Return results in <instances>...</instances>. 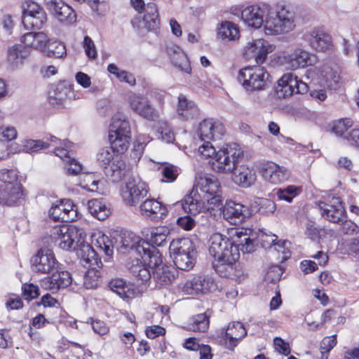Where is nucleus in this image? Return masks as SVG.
<instances>
[{
  "label": "nucleus",
  "instance_id": "f257e3e1",
  "mask_svg": "<svg viewBox=\"0 0 359 359\" xmlns=\"http://www.w3.org/2000/svg\"><path fill=\"white\" fill-rule=\"evenodd\" d=\"M241 19L248 26L259 28L264 25L266 34H279L287 32L294 27L293 13L283 6L280 11H271L264 4L251 5L241 12Z\"/></svg>",
  "mask_w": 359,
  "mask_h": 359
},
{
  "label": "nucleus",
  "instance_id": "f03ea898",
  "mask_svg": "<svg viewBox=\"0 0 359 359\" xmlns=\"http://www.w3.org/2000/svg\"><path fill=\"white\" fill-rule=\"evenodd\" d=\"M209 252L214 258L212 268L220 276L233 278L236 276V262L240 257V248L236 242L225 235L213 233L209 241Z\"/></svg>",
  "mask_w": 359,
  "mask_h": 359
},
{
  "label": "nucleus",
  "instance_id": "7ed1b4c3",
  "mask_svg": "<svg viewBox=\"0 0 359 359\" xmlns=\"http://www.w3.org/2000/svg\"><path fill=\"white\" fill-rule=\"evenodd\" d=\"M200 184L203 198L212 208L210 212L215 209L222 210L224 218L231 224H239L253 214L255 210L232 201L226 202L224 205L221 187L217 181L205 178L201 180Z\"/></svg>",
  "mask_w": 359,
  "mask_h": 359
},
{
  "label": "nucleus",
  "instance_id": "20e7f679",
  "mask_svg": "<svg viewBox=\"0 0 359 359\" xmlns=\"http://www.w3.org/2000/svg\"><path fill=\"white\" fill-rule=\"evenodd\" d=\"M199 151L205 157L215 159L212 168L222 173L231 172L236 168L239 158L244 156L243 151L238 148L236 143L227 144L216 151L210 141L204 142L199 147Z\"/></svg>",
  "mask_w": 359,
  "mask_h": 359
},
{
  "label": "nucleus",
  "instance_id": "39448f33",
  "mask_svg": "<svg viewBox=\"0 0 359 359\" xmlns=\"http://www.w3.org/2000/svg\"><path fill=\"white\" fill-rule=\"evenodd\" d=\"M181 206L187 215L177 218V224L186 231L192 229L196 225L194 216L203 211H210V207L207 201L201 196L197 189H192L180 201Z\"/></svg>",
  "mask_w": 359,
  "mask_h": 359
},
{
  "label": "nucleus",
  "instance_id": "423d86ee",
  "mask_svg": "<svg viewBox=\"0 0 359 359\" xmlns=\"http://www.w3.org/2000/svg\"><path fill=\"white\" fill-rule=\"evenodd\" d=\"M110 147H104L97 154V162L113 182H121L130 172V166Z\"/></svg>",
  "mask_w": 359,
  "mask_h": 359
},
{
  "label": "nucleus",
  "instance_id": "0eeeda50",
  "mask_svg": "<svg viewBox=\"0 0 359 359\" xmlns=\"http://www.w3.org/2000/svg\"><path fill=\"white\" fill-rule=\"evenodd\" d=\"M237 79L248 91L264 90L272 83L269 72L259 65L248 66L241 69Z\"/></svg>",
  "mask_w": 359,
  "mask_h": 359
},
{
  "label": "nucleus",
  "instance_id": "6e6552de",
  "mask_svg": "<svg viewBox=\"0 0 359 359\" xmlns=\"http://www.w3.org/2000/svg\"><path fill=\"white\" fill-rule=\"evenodd\" d=\"M86 234L83 229L74 225L62 224L55 226L51 231L50 237L60 248L65 250H76L79 248L76 245L78 240H85Z\"/></svg>",
  "mask_w": 359,
  "mask_h": 359
},
{
  "label": "nucleus",
  "instance_id": "1a4fd4ad",
  "mask_svg": "<svg viewBox=\"0 0 359 359\" xmlns=\"http://www.w3.org/2000/svg\"><path fill=\"white\" fill-rule=\"evenodd\" d=\"M47 21L43 8L37 3L26 1L22 8V22L26 29H40Z\"/></svg>",
  "mask_w": 359,
  "mask_h": 359
},
{
  "label": "nucleus",
  "instance_id": "9d476101",
  "mask_svg": "<svg viewBox=\"0 0 359 359\" xmlns=\"http://www.w3.org/2000/svg\"><path fill=\"white\" fill-rule=\"evenodd\" d=\"M113 239L114 248H116L123 254L134 252L140 255L142 251L145 250L144 247L147 242L128 231H121L119 234L116 233V236H113Z\"/></svg>",
  "mask_w": 359,
  "mask_h": 359
},
{
  "label": "nucleus",
  "instance_id": "9b49d317",
  "mask_svg": "<svg viewBox=\"0 0 359 359\" xmlns=\"http://www.w3.org/2000/svg\"><path fill=\"white\" fill-rule=\"evenodd\" d=\"M221 290L215 280L208 275L196 276L187 280L182 287L184 293L192 295L205 294Z\"/></svg>",
  "mask_w": 359,
  "mask_h": 359
},
{
  "label": "nucleus",
  "instance_id": "f8f14e48",
  "mask_svg": "<svg viewBox=\"0 0 359 359\" xmlns=\"http://www.w3.org/2000/svg\"><path fill=\"white\" fill-rule=\"evenodd\" d=\"M32 270L39 273H49L57 269L58 262L52 250L48 248L39 249L30 259Z\"/></svg>",
  "mask_w": 359,
  "mask_h": 359
},
{
  "label": "nucleus",
  "instance_id": "ddd939ff",
  "mask_svg": "<svg viewBox=\"0 0 359 359\" xmlns=\"http://www.w3.org/2000/svg\"><path fill=\"white\" fill-rule=\"evenodd\" d=\"M44 5L49 13L60 23L69 26L76 22V11L62 0H44Z\"/></svg>",
  "mask_w": 359,
  "mask_h": 359
},
{
  "label": "nucleus",
  "instance_id": "4468645a",
  "mask_svg": "<svg viewBox=\"0 0 359 359\" xmlns=\"http://www.w3.org/2000/svg\"><path fill=\"white\" fill-rule=\"evenodd\" d=\"M57 203L49 210V216L53 221L69 223L76 220L77 209L71 199H61Z\"/></svg>",
  "mask_w": 359,
  "mask_h": 359
},
{
  "label": "nucleus",
  "instance_id": "2eb2a0df",
  "mask_svg": "<svg viewBox=\"0 0 359 359\" xmlns=\"http://www.w3.org/2000/svg\"><path fill=\"white\" fill-rule=\"evenodd\" d=\"M148 194L147 185L140 179L130 178L126 184V191L122 197L124 202L130 206L138 204Z\"/></svg>",
  "mask_w": 359,
  "mask_h": 359
},
{
  "label": "nucleus",
  "instance_id": "dca6fc26",
  "mask_svg": "<svg viewBox=\"0 0 359 359\" xmlns=\"http://www.w3.org/2000/svg\"><path fill=\"white\" fill-rule=\"evenodd\" d=\"M332 204L320 201L318 207L320 215L330 222L339 224L345 220L346 210L339 198H333Z\"/></svg>",
  "mask_w": 359,
  "mask_h": 359
},
{
  "label": "nucleus",
  "instance_id": "f3484780",
  "mask_svg": "<svg viewBox=\"0 0 359 359\" xmlns=\"http://www.w3.org/2000/svg\"><path fill=\"white\" fill-rule=\"evenodd\" d=\"M225 132L223 124L213 122L212 119H204L199 123L198 134L201 141L208 142L219 140Z\"/></svg>",
  "mask_w": 359,
  "mask_h": 359
},
{
  "label": "nucleus",
  "instance_id": "a211bd4d",
  "mask_svg": "<svg viewBox=\"0 0 359 359\" xmlns=\"http://www.w3.org/2000/svg\"><path fill=\"white\" fill-rule=\"evenodd\" d=\"M272 51V46L263 39L255 40L245 50L247 59L254 58L257 64L265 62L267 55Z\"/></svg>",
  "mask_w": 359,
  "mask_h": 359
},
{
  "label": "nucleus",
  "instance_id": "6ab92c4d",
  "mask_svg": "<svg viewBox=\"0 0 359 359\" xmlns=\"http://www.w3.org/2000/svg\"><path fill=\"white\" fill-rule=\"evenodd\" d=\"M140 208L143 216L154 222L163 219L168 214L166 206L154 198L146 199Z\"/></svg>",
  "mask_w": 359,
  "mask_h": 359
},
{
  "label": "nucleus",
  "instance_id": "aec40b11",
  "mask_svg": "<svg viewBox=\"0 0 359 359\" xmlns=\"http://www.w3.org/2000/svg\"><path fill=\"white\" fill-rule=\"evenodd\" d=\"M76 245L79 246L77 249L76 255L81 260L88 264L92 269L102 266V262L98 253L92 245L85 241V240H78Z\"/></svg>",
  "mask_w": 359,
  "mask_h": 359
},
{
  "label": "nucleus",
  "instance_id": "412c9836",
  "mask_svg": "<svg viewBox=\"0 0 359 359\" xmlns=\"http://www.w3.org/2000/svg\"><path fill=\"white\" fill-rule=\"evenodd\" d=\"M166 51L175 67L182 72L191 73V67L189 58L180 46L173 43L168 44L166 46Z\"/></svg>",
  "mask_w": 359,
  "mask_h": 359
},
{
  "label": "nucleus",
  "instance_id": "4be33fe9",
  "mask_svg": "<svg viewBox=\"0 0 359 359\" xmlns=\"http://www.w3.org/2000/svg\"><path fill=\"white\" fill-rule=\"evenodd\" d=\"M243 156L239 158L236 168L229 173H233V180L242 188L250 187L255 181L256 175L252 170L244 165H239Z\"/></svg>",
  "mask_w": 359,
  "mask_h": 359
},
{
  "label": "nucleus",
  "instance_id": "5701e85b",
  "mask_svg": "<svg viewBox=\"0 0 359 359\" xmlns=\"http://www.w3.org/2000/svg\"><path fill=\"white\" fill-rule=\"evenodd\" d=\"M247 335V330L241 322H234L228 325L227 330L225 332V337L223 339L224 346L233 351L237 346L238 341Z\"/></svg>",
  "mask_w": 359,
  "mask_h": 359
},
{
  "label": "nucleus",
  "instance_id": "b1692460",
  "mask_svg": "<svg viewBox=\"0 0 359 359\" xmlns=\"http://www.w3.org/2000/svg\"><path fill=\"white\" fill-rule=\"evenodd\" d=\"M72 282V278L69 272L57 271L43 281V285L50 290L58 291L69 286Z\"/></svg>",
  "mask_w": 359,
  "mask_h": 359
},
{
  "label": "nucleus",
  "instance_id": "393cba45",
  "mask_svg": "<svg viewBox=\"0 0 359 359\" xmlns=\"http://www.w3.org/2000/svg\"><path fill=\"white\" fill-rule=\"evenodd\" d=\"M177 269L172 266L163 264L152 271V277L161 287L170 285L177 276Z\"/></svg>",
  "mask_w": 359,
  "mask_h": 359
},
{
  "label": "nucleus",
  "instance_id": "a878e982",
  "mask_svg": "<svg viewBox=\"0 0 359 359\" xmlns=\"http://www.w3.org/2000/svg\"><path fill=\"white\" fill-rule=\"evenodd\" d=\"M262 175L270 183L278 184L288 180L290 172L285 167L273 163L264 168Z\"/></svg>",
  "mask_w": 359,
  "mask_h": 359
},
{
  "label": "nucleus",
  "instance_id": "bb28decb",
  "mask_svg": "<svg viewBox=\"0 0 359 359\" xmlns=\"http://www.w3.org/2000/svg\"><path fill=\"white\" fill-rule=\"evenodd\" d=\"M144 248L145 250L142 251L139 255L142 259V264L151 269V271L164 264L162 263V255L155 246H151L147 242Z\"/></svg>",
  "mask_w": 359,
  "mask_h": 359
},
{
  "label": "nucleus",
  "instance_id": "cd10ccee",
  "mask_svg": "<svg viewBox=\"0 0 359 359\" xmlns=\"http://www.w3.org/2000/svg\"><path fill=\"white\" fill-rule=\"evenodd\" d=\"M74 94L70 86L65 81L60 82L52 91L49 92L48 100L52 105L62 104L64 101L71 99Z\"/></svg>",
  "mask_w": 359,
  "mask_h": 359
},
{
  "label": "nucleus",
  "instance_id": "c85d7f7f",
  "mask_svg": "<svg viewBox=\"0 0 359 359\" xmlns=\"http://www.w3.org/2000/svg\"><path fill=\"white\" fill-rule=\"evenodd\" d=\"M128 270L138 283H147L152 276L151 269L143 264L138 258L131 262V264L128 266Z\"/></svg>",
  "mask_w": 359,
  "mask_h": 359
},
{
  "label": "nucleus",
  "instance_id": "c756f323",
  "mask_svg": "<svg viewBox=\"0 0 359 359\" xmlns=\"http://www.w3.org/2000/svg\"><path fill=\"white\" fill-rule=\"evenodd\" d=\"M89 212L99 220H104L111 214L110 208L108 207L104 198H93L88 202Z\"/></svg>",
  "mask_w": 359,
  "mask_h": 359
},
{
  "label": "nucleus",
  "instance_id": "7c9ffc66",
  "mask_svg": "<svg viewBox=\"0 0 359 359\" xmlns=\"http://www.w3.org/2000/svg\"><path fill=\"white\" fill-rule=\"evenodd\" d=\"M196 250V247L193 241L189 238H180L173 239L169 245L170 255H186L191 251Z\"/></svg>",
  "mask_w": 359,
  "mask_h": 359
},
{
  "label": "nucleus",
  "instance_id": "2f4dec72",
  "mask_svg": "<svg viewBox=\"0 0 359 359\" xmlns=\"http://www.w3.org/2000/svg\"><path fill=\"white\" fill-rule=\"evenodd\" d=\"M29 55V48L21 44L15 45L8 50V61L13 67H18Z\"/></svg>",
  "mask_w": 359,
  "mask_h": 359
},
{
  "label": "nucleus",
  "instance_id": "473e14b6",
  "mask_svg": "<svg viewBox=\"0 0 359 359\" xmlns=\"http://www.w3.org/2000/svg\"><path fill=\"white\" fill-rule=\"evenodd\" d=\"M109 141L110 148L113 149L116 154H124L128 149L131 136L118 135L117 133H109Z\"/></svg>",
  "mask_w": 359,
  "mask_h": 359
},
{
  "label": "nucleus",
  "instance_id": "72a5a7b5",
  "mask_svg": "<svg viewBox=\"0 0 359 359\" xmlns=\"http://www.w3.org/2000/svg\"><path fill=\"white\" fill-rule=\"evenodd\" d=\"M198 252L196 250L191 251V253L186 255H170L173 259V262L176 267L180 270L189 271L191 269L196 262Z\"/></svg>",
  "mask_w": 359,
  "mask_h": 359
},
{
  "label": "nucleus",
  "instance_id": "f704fd0d",
  "mask_svg": "<svg viewBox=\"0 0 359 359\" xmlns=\"http://www.w3.org/2000/svg\"><path fill=\"white\" fill-rule=\"evenodd\" d=\"M0 180L4 182L2 186L8 187L11 185L12 192L14 190L20 194V196L23 198L24 191L21 184L18 183V175L17 172L14 170H2L0 171Z\"/></svg>",
  "mask_w": 359,
  "mask_h": 359
},
{
  "label": "nucleus",
  "instance_id": "c9c22d12",
  "mask_svg": "<svg viewBox=\"0 0 359 359\" xmlns=\"http://www.w3.org/2000/svg\"><path fill=\"white\" fill-rule=\"evenodd\" d=\"M287 64L293 69L304 68L310 64L309 53L304 50H296L287 57Z\"/></svg>",
  "mask_w": 359,
  "mask_h": 359
},
{
  "label": "nucleus",
  "instance_id": "e433bc0d",
  "mask_svg": "<svg viewBox=\"0 0 359 359\" xmlns=\"http://www.w3.org/2000/svg\"><path fill=\"white\" fill-rule=\"evenodd\" d=\"M109 289L117 294L121 298H130L134 293L133 290L121 278L112 279L108 285Z\"/></svg>",
  "mask_w": 359,
  "mask_h": 359
},
{
  "label": "nucleus",
  "instance_id": "4c0bfd02",
  "mask_svg": "<svg viewBox=\"0 0 359 359\" xmlns=\"http://www.w3.org/2000/svg\"><path fill=\"white\" fill-rule=\"evenodd\" d=\"M11 186V185H8V187L0 185V205L8 206L15 205L22 198L16 191L14 190V192H12Z\"/></svg>",
  "mask_w": 359,
  "mask_h": 359
},
{
  "label": "nucleus",
  "instance_id": "58836bf2",
  "mask_svg": "<svg viewBox=\"0 0 359 359\" xmlns=\"http://www.w3.org/2000/svg\"><path fill=\"white\" fill-rule=\"evenodd\" d=\"M217 35L222 39L234 40L239 36L238 27L230 21L222 22L218 28Z\"/></svg>",
  "mask_w": 359,
  "mask_h": 359
},
{
  "label": "nucleus",
  "instance_id": "ea45409f",
  "mask_svg": "<svg viewBox=\"0 0 359 359\" xmlns=\"http://www.w3.org/2000/svg\"><path fill=\"white\" fill-rule=\"evenodd\" d=\"M315 35H312L310 40L311 45L317 51H325L330 48L332 46L331 36L323 32H313Z\"/></svg>",
  "mask_w": 359,
  "mask_h": 359
},
{
  "label": "nucleus",
  "instance_id": "a19ab883",
  "mask_svg": "<svg viewBox=\"0 0 359 359\" xmlns=\"http://www.w3.org/2000/svg\"><path fill=\"white\" fill-rule=\"evenodd\" d=\"M109 133L130 136L131 131L129 121L122 116L113 118Z\"/></svg>",
  "mask_w": 359,
  "mask_h": 359
},
{
  "label": "nucleus",
  "instance_id": "79ce46f5",
  "mask_svg": "<svg viewBox=\"0 0 359 359\" xmlns=\"http://www.w3.org/2000/svg\"><path fill=\"white\" fill-rule=\"evenodd\" d=\"M170 233L168 228L161 226L154 229L151 231L149 243L151 246L163 247L167 243V237Z\"/></svg>",
  "mask_w": 359,
  "mask_h": 359
},
{
  "label": "nucleus",
  "instance_id": "37998d69",
  "mask_svg": "<svg viewBox=\"0 0 359 359\" xmlns=\"http://www.w3.org/2000/svg\"><path fill=\"white\" fill-rule=\"evenodd\" d=\"M92 242L97 248L104 252L107 256L110 257L112 255L114 250L113 237L109 238L106 235L102 233L95 240L93 238Z\"/></svg>",
  "mask_w": 359,
  "mask_h": 359
},
{
  "label": "nucleus",
  "instance_id": "c03bdc74",
  "mask_svg": "<svg viewBox=\"0 0 359 359\" xmlns=\"http://www.w3.org/2000/svg\"><path fill=\"white\" fill-rule=\"evenodd\" d=\"M301 191V187L295 185H288L286 187L278 189L276 194L279 200H283L287 203H291L293 198L298 196Z\"/></svg>",
  "mask_w": 359,
  "mask_h": 359
},
{
  "label": "nucleus",
  "instance_id": "a18cd8bd",
  "mask_svg": "<svg viewBox=\"0 0 359 359\" xmlns=\"http://www.w3.org/2000/svg\"><path fill=\"white\" fill-rule=\"evenodd\" d=\"M44 53L49 57L62 58L67 55L65 46L57 41H50L48 43Z\"/></svg>",
  "mask_w": 359,
  "mask_h": 359
},
{
  "label": "nucleus",
  "instance_id": "49530a36",
  "mask_svg": "<svg viewBox=\"0 0 359 359\" xmlns=\"http://www.w3.org/2000/svg\"><path fill=\"white\" fill-rule=\"evenodd\" d=\"M305 234L311 240L316 241L325 237L327 234V230L325 228L316 226L313 222L309 220L306 224Z\"/></svg>",
  "mask_w": 359,
  "mask_h": 359
},
{
  "label": "nucleus",
  "instance_id": "de8ad7c7",
  "mask_svg": "<svg viewBox=\"0 0 359 359\" xmlns=\"http://www.w3.org/2000/svg\"><path fill=\"white\" fill-rule=\"evenodd\" d=\"M236 235L240 238L239 248L243 253H251L256 250L255 240L248 236L246 231H236Z\"/></svg>",
  "mask_w": 359,
  "mask_h": 359
},
{
  "label": "nucleus",
  "instance_id": "09e8293b",
  "mask_svg": "<svg viewBox=\"0 0 359 359\" xmlns=\"http://www.w3.org/2000/svg\"><path fill=\"white\" fill-rule=\"evenodd\" d=\"M352 126V122L349 118H343L340 119L337 121L334 122L332 130L334 133H335L338 136H343L344 138L347 139L348 141H351L352 140L349 139V133L351 132H348V128Z\"/></svg>",
  "mask_w": 359,
  "mask_h": 359
},
{
  "label": "nucleus",
  "instance_id": "8fccbe9b",
  "mask_svg": "<svg viewBox=\"0 0 359 359\" xmlns=\"http://www.w3.org/2000/svg\"><path fill=\"white\" fill-rule=\"evenodd\" d=\"M255 203L256 205L255 207H252V209H256L255 211L261 215L272 214L276 209L275 203L270 199L259 198V201Z\"/></svg>",
  "mask_w": 359,
  "mask_h": 359
},
{
  "label": "nucleus",
  "instance_id": "3c124183",
  "mask_svg": "<svg viewBox=\"0 0 359 359\" xmlns=\"http://www.w3.org/2000/svg\"><path fill=\"white\" fill-rule=\"evenodd\" d=\"M209 316L206 313H200L193 317V330L201 332H205L209 327Z\"/></svg>",
  "mask_w": 359,
  "mask_h": 359
},
{
  "label": "nucleus",
  "instance_id": "603ef678",
  "mask_svg": "<svg viewBox=\"0 0 359 359\" xmlns=\"http://www.w3.org/2000/svg\"><path fill=\"white\" fill-rule=\"evenodd\" d=\"M22 295L25 300L29 302L40 295V290L34 283H25L22 286Z\"/></svg>",
  "mask_w": 359,
  "mask_h": 359
},
{
  "label": "nucleus",
  "instance_id": "864d4df0",
  "mask_svg": "<svg viewBox=\"0 0 359 359\" xmlns=\"http://www.w3.org/2000/svg\"><path fill=\"white\" fill-rule=\"evenodd\" d=\"M128 102L133 111L139 115L141 111L144 109L148 100L142 95L133 94L129 97Z\"/></svg>",
  "mask_w": 359,
  "mask_h": 359
},
{
  "label": "nucleus",
  "instance_id": "5fc2aeb1",
  "mask_svg": "<svg viewBox=\"0 0 359 359\" xmlns=\"http://www.w3.org/2000/svg\"><path fill=\"white\" fill-rule=\"evenodd\" d=\"M283 273V269L280 266L273 265L269 269L265 278L270 283H276L280 280Z\"/></svg>",
  "mask_w": 359,
  "mask_h": 359
},
{
  "label": "nucleus",
  "instance_id": "6e6d98bb",
  "mask_svg": "<svg viewBox=\"0 0 359 359\" xmlns=\"http://www.w3.org/2000/svg\"><path fill=\"white\" fill-rule=\"evenodd\" d=\"M100 276L94 270H89L84 276L83 285L86 289L97 288L99 285Z\"/></svg>",
  "mask_w": 359,
  "mask_h": 359
},
{
  "label": "nucleus",
  "instance_id": "4d7b16f0",
  "mask_svg": "<svg viewBox=\"0 0 359 359\" xmlns=\"http://www.w3.org/2000/svg\"><path fill=\"white\" fill-rule=\"evenodd\" d=\"M83 47L89 59L94 60L97 57L95 45L89 36H85L83 41Z\"/></svg>",
  "mask_w": 359,
  "mask_h": 359
},
{
  "label": "nucleus",
  "instance_id": "13d9d810",
  "mask_svg": "<svg viewBox=\"0 0 359 359\" xmlns=\"http://www.w3.org/2000/svg\"><path fill=\"white\" fill-rule=\"evenodd\" d=\"M161 173L165 180H162V182H174L177 175V168L172 165H167L162 168Z\"/></svg>",
  "mask_w": 359,
  "mask_h": 359
},
{
  "label": "nucleus",
  "instance_id": "bf43d9fd",
  "mask_svg": "<svg viewBox=\"0 0 359 359\" xmlns=\"http://www.w3.org/2000/svg\"><path fill=\"white\" fill-rule=\"evenodd\" d=\"M273 344L276 350L280 354L287 356L290 354L291 349L287 342L285 341L281 337H276L273 339Z\"/></svg>",
  "mask_w": 359,
  "mask_h": 359
},
{
  "label": "nucleus",
  "instance_id": "052dcab7",
  "mask_svg": "<svg viewBox=\"0 0 359 359\" xmlns=\"http://www.w3.org/2000/svg\"><path fill=\"white\" fill-rule=\"evenodd\" d=\"M178 115L183 120H192L199 117L200 110L198 106L194 103L192 105H189V109H188V110L180 112Z\"/></svg>",
  "mask_w": 359,
  "mask_h": 359
},
{
  "label": "nucleus",
  "instance_id": "680f3d73",
  "mask_svg": "<svg viewBox=\"0 0 359 359\" xmlns=\"http://www.w3.org/2000/svg\"><path fill=\"white\" fill-rule=\"evenodd\" d=\"M50 42L47 35L43 32H36L33 48L35 49H46L48 43Z\"/></svg>",
  "mask_w": 359,
  "mask_h": 359
},
{
  "label": "nucleus",
  "instance_id": "e2e57ef3",
  "mask_svg": "<svg viewBox=\"0 0 359 359\" xmlns=\"http://www.w3.org/2000/svg\"><path fill=\"white\" fill-rule=\"evenodd\" d=\"M139 115L149 121H156L158 117L157 111L149 101L145 104L144 109L141 111Z\"/></svg>",
  "mask_w": 359,
  "mask_h": 359
},
{
  "label": "nucleus",
  "instance_id": "0e129e2a",
  "mask_svg": "<svg viewBox=\"0 0 359 359\" xmlns=\"http://www.w3.org/2000/svg\"><path fill=\"white\" fill-rule=\"evenodd\" d=\"M25 147L32 151L35 152L48 148L49 144L41 140H29L27 141Z\"/></svg>",
  "mask_w": 359,
  "mask_h": 359
},
{
  "label": "nucleus",
  "instance_id": "69168bd1",
  "mask_svg": "<svg viewBox=\"0 0 359 359\" xmlns=\"http://www.w3.org/2000/svg\"><path fill=\"white\" fill-rule=\"evenodd\" d=\"M294 86L290 85V86L278 84L276 88V93L279 98H285L290 97L295 93Z\"/></svg>",
  "mask_w": 359,
  "mask_h": 359
},
{
  "label": "nucleus",
  "instance_id": "338daca9",
  "mask_svg": "<svg viewBox=\"0 0 359 359\" xmlns=\"http://www.w3.org/2000/svg\"><path fill=\"white\" fill-rule=\"evenodd\" d=\"M337 344V334L330 337H325L321 343L320 349L322 353H329Z\"/></svg>",
  "mask_w": 359,
  "mask_h": 359
},
{
  "label": "nucleus",
  "instance_id": "774afa93",
  "mask_svg": "<svg viewBox=\"0 0 359 359\" xmlns=\"http://www.w3.org/2000/svg\"><path fill=\"white\" fill-rule=\"evenodd\" d=\"M145 334L148 338L154 339L158 336L164 335L165 329L160 325H153L146 329Z\"/></svg>",
  "mask_w": 359,
  "mask_h": 359
}]
</instances>
